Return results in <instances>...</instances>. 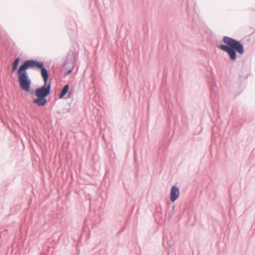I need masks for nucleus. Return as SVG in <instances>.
<instances>
[{"label":"nucleus","instance_id":"39448f33","mask_svg":"<svg viewBox=\"0 0 255 255\" xmlns=\"http://www.w3.org/2000/svg\"><path fill=\"white\" fill-rule=\"evenodd\" d=\"M69 89V84L65 85L63 88L62 89L59 95V99L63 98L68 93Z\"/></svg>","mask_w":255,"mask_h":255},{"label":"nucleus","instance_id":"423d86ee","mask_svg":"<svg viewBox=\"0 0 255 255\" xmlns=\"http://www.w3.org/2000/svg\"><path fill=\"white\" fill-rule=\"evenodd\" d=\"M20 61V58L17 57L14 59L12 64V69L11 70V73H13L15 70L17 68L19 63Z\"/></svg>","mask_w":255,"mask_h":255},{"label":"nucleus","instance_id":"f03ea898","mask_svg":"<svg viewBox=\"0 0 255 255\" xmlns=\"http://www.w3.org/2000/svg\"><path fill=\"white\" fill-rule=\"evenodd\" d=\"M222 41L225 44L219 45V48L226 52L233 61H235L237 59V53L240 55L244 53V47L240 41L225 36L223 38Z\"/></svg>","mask_w":255,"mask_h":255},{"label":"nucleus","instance_id":"20e7f679","mask_svg":"<svg viewBox=\"0 0 255 255\" xmlns=\"http://www.w3.org/2000/svg\"><path fill=\"white\" fill-rule=\"evenodd\" d=\"M180 191L178 187L175 185L172 186L170 191V200L172 202H175L178 198Z\"/></svg>","mask_w":255,"mask_h":255},{"label":"nucleus","instance_id":"7ed1b4c3","mask_svg":"<svg viewBox=\"0 0 255 255\" xmlns=\"http://www.w3.org/2000/svg\"><path fill=\"white\" fill-rule=\"evenodd\" d=\"M70 57H73V53L71 55L70 54H68L63 64L64 69H67L69 68L64 74L65 76L70 75L72 72L74 68L75 59L74 58H71Z\"/></svg>","mask_w":255,"mask_h":255},{"label":"nucleus","instance_id":"f257e3e1","mask_svg":"<svg viewBox=\"0 0 255 255\" xmlns=\"http://www.w3.org/2000/svg\"><path fill=\"white\" fill-rule=\"evenodd\" d=\"M34 68L41 70L44 85L36 89L35 95L37 98L33 101V103L38 106L43 107L47 103L46 97L50 94L51 89V81L49 80V73L44 67V63L33 59L25 61L19 66L17 71L18 82L20 87L25 92H28L30 89L31 81L29 78L27 70Z\"/></svg>","mask_w":255,"mask_h":255}]
</instances>
